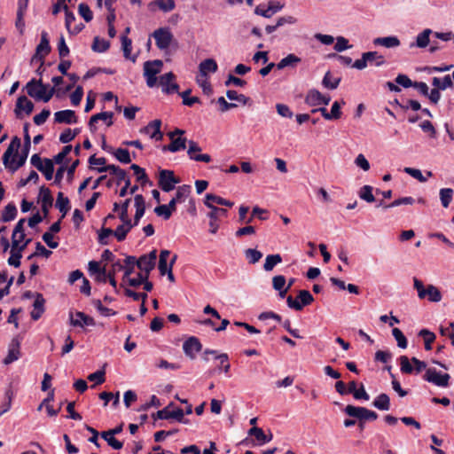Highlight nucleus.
Masks as SVG:
<instances>
[{
	"label": "nucleus",
	"mask_w": 454,
	"mask_h": 454,
	"mask_svg": "<svg viewBox=\"0 0 454 454\" xmlns=\"http://www.w3.org/2000/svg\"><path fill=\"white\" fill-rule=\"evenodd\" d=\"M20 344L19 342H12V345L9 348L8 354L6 357L4 359V364H10L15 361H17L20 358Z\"/></svg>",
	"instance_id": "nucleus-33"
},
{
	"label": "nucleus",
	"mask_w": 454,
	"mask_h": 454,
	"mask_svg": "<svg viewBox=\"0 0 454 454\" xmlns=\"http://www.w3.org/2000/svg\"><path fill=\"white\" fill-rule=\"evenodd\" d=\"M340 81V77L333 78L331 73L328 71L323 77L322 85L326 89L335 90L338 88Z\"/></svg>",
	"instance_id": "nucleus-40"
},
{
	"label": "nucleus",
	"mask_w": 454,
	"mask_h": 454,
	"mask_svg": "<svg viewBox=\"0 0 454 454\" xmlns=\"http://www.w3.org/2000/svg\"><path fill=\"white\" fill-rule=\"evenodd\" d=\"M34 109V104L27 99L26 96H20L18 98L16 102L15 113L20 115V112L23 111L27 114H30Z\"/></svg>",
	"instance_id": "nucleus-28"
},
{
	"label": "nucleus",
	"mask_w": 454,
	"mask_h": 454,
	"mask_svg": "<svg viewBox=\"0 0 454 454\" xmlns=\"http://www.w3.org/2000/svg\"><path fill=\"white\" fill-rule=\"evenodd\" d=\"M157 251L155 249L151 251L148 255H144V273L149 275L150 271L155 267Z\"/></svg>",
	"instance_id": "nucleus-35"
},
{
	"label": "nucleus",
	"mask_w": 454,
	"mask_h": 454,
	"mask_svg": "<svg viewBox=\"0 0 454 454\" xmlns=\"http://www.w3.org/2000/svg\"><path fill=\"white\" fill-rule=\"evenodd\" d=\"M42 172L47 180H51L54 173V166L53 162L50 159H44L43 166L39 169Z\"/></svg>",
	"instance_id": "nucleus-48"
},
{
	"label": "nucleus",
	"mask_w": 454,
	"mask_h": 454,
	"mask_svg": "<svg viewBox=\"0 0 454 454\" xmlns=\"http://www.w3.org/2000/svg\"><path fill=\"white\" fill-rule=\"evenodd\" d=\"M188 151L187 154L189 158L195 161H201V162H210L211 161V156L207 153H200L201 151L200 146L193 140L188 141Z\"/></svg>",
	"instance_id": "nucleus-15"
},
{
	"label": "nucleus",
	"mask_w": 454,
	"mask_h": 454,
	"mask_svg": "<svg viewBox=\"0 0 454 454\" xmlns=\"http://www.w3.org/2000/svg\"><path fill=\"white\" fill-rule=\"evenodd\" d=\"M56 207L62 213L61 218L65 217V215L70 208L69 200L68 198L64 197V194L62 192H59L58 194Z\"/></svg>",
	"instance_id": "nucleus-41"
},
{
	"label": "nucleus",
	"mask_w": 454,
	"mask_h": 454,
	"mask_svg": "<svg viewBox=\"0 0 454 454\" xmlns=\"http://www.w3.org/2000/svg\"><path fill=\"white\" fill-rule=\"evenodd\" d=\"M99 398L105 401L104 405L106 406L109 401H113V406L117 407L120 403V393L113 394L111 392H102Z\"/></svg>",
	"instance_id": "nucleus-46"
},
{
	"label": "nucleus",
	"mask_w": 454,
	"mask_h": 454,
	"mask_svg": "<svg viewBox=\"0 0 454 454\" xmlns=\"http://www.w3.org/2000/svg\"><path fill=\"white\" fill-rule=\"evenodd\" d=\"M432 85L440 90H444L453 86V82L450 74L445 75L443 78L434 77L432 79Z\"/></svg>",
	"instance_id": "nucleus-34"
},
{
	"label": "nucleus",
	"mask_w": 454,
	"mask_h": 454,
	"mask_svg": "<svg viewBox=\"0 0 454 454\" xmlns=\"http://www.w3.org/2000/svg\"><path fill=\"white\" fill-rule=\"evenodd\" d=\"M26 90L27 94L35 98V100H42L48 102L56 93L57 90L55 87L49 88L48 84H43L42 80H30L27 85Z\"/></svg>",
	"instance_id": "nucleus-3"
},
{
	"label": "nucleus",
	"mask_w": 454,
	"mask_h": 454,
	"mask_svg": "<svg viewBox=\"0 0 454 454\" xmlns=\"http://www.w3.org/2000/svg\"><path fill=\"white\" fill-rule=\"evenodd\" d=\"M151 36L154 38L156 46L160 51L168 50L173 40V34L168 27H162L154 30Z\"/></svg>",
	"instance_id": "nucleus-8"
},
{
	"label": "nucleus",
	"mask_w": 454,
	"mask_h": 454,
	"mask_svg": "<svg viewBox=\"0 0 454 454\" xmlns=\"http://www.w3.org/2000/svg\"><path fill=\"white\" fill-rule=\"evenodd\" d=\"M245 255L249 263L254 264L262 257V253L255 248H247Z\"/></svg>",
	"instance_id": "nucleus-53"
},
{
	"label": "nucleus",
	"mask_w": 454,
	"mask_h": 454,
	"mask_svg": "<svg viewBox=\"0 0 454 454\" xmlns=\"http://www.w3.org/2000/svg\"><path fill=\"white\" fill-rule=\"evenodd\" d=\"M17 215V207L13 203H9L2 213V221L4 223L13 220Z\"/></svg>",
	"instance_id": "nucleus-45"
},
{
	"label": "nucleus",
	"mask_w": 454,
	"mask_h": 454,
	"mask_svg": "<svg viewBox=\"0 0 454 454\" xmlns=\"http://www.w3.org/2000/svg\"><path fill=\"white\" fill-rule=\"evenodd\" d=\"M77 134L78 131H73L71 129H67L60 134L59 141L63 144H67L72 141Z\"/></svg>",
	"instance_id": "nucleus-63"
},
{
	"label": "nucleus",
	"mask_w": 454,
	"mask_h": 454,
	"mask_svg": "<svg viewBox=\"0 0 454 454\" xmlns=\"http://www.w3.org/2000/svg\"><path fill=\"white\" fill-rule=\"evenodd\" d=\"M157 5L162 12H168L175 8L174 0H155L148 4L151 10H153V6Z\"/></svg>",
	"instance_id": "nucleus-37"
},
{
	"label": "nucleus",
	"mask_w": 454,
	"mask_h": 454,
	"mask_svg": "<svg viewBox=\"0 0 454 454\" xmlns=\"http://www.w3.org/2000/svg\"><path fill=\"white\" fill-rule=\"evenodd\" d=\"M372 55L370 54V53H363L362 54V58L360 59H356L353 64H352V67L356 68V69H358V70H363L366 67H367V63H368V60L370 59V58H372Z\"/></svg>",
	"instance_id": "nucleus-58"
},
{
	"label": "nucleus",
	"mask_w": 454,
	"mask_h": 454,
	"mask_svg": "<svg viewBox=\"0 0 454 454\" xmlns=\"http://www.w3.org/2000/svg\"><path fill=\"white\" fill-rule=\"evenodd\" d=\"M330 101L331 97L329 95H324L316 89L309 90L305 97V103L309 106H327Z\"/></svg>",
	"instance_id": "nucleus-13"
},
{
	"label": "nucleus",
	"mask_w": 454,
	"mask_h": 454,
	"mask_svg": "<svg viewBox=\"0 0 454 454\" xmlns=\"http://www.w3.org/2000/svg\"><path fill=\"white\" fill-rule=\"evenodd\" d=\"M98 171L100 173L108 171L110 175L116 178L118 184H120L121 181H124L126 179V172L115 165L100 167L98 168Z\"/></svg>",
	"instance_id": "nucleus-27"
},
{
	"label": "nucleus",
	"mask_w": 454,
	"mask_h": 454,
	"mask_svg": "<svg viewBox=\"0 0 454 454\" xmlns=\"http://www.w3.org/2000/svg\"><path fill=\"white\" fill-rule=\"evenodd\" d=\"M142 270V257L136 259L133 256H127L123 262L116 261L113 262L112 270L109 271L112 275L123 271V281L129 283L131 286H137L142 284V273L138 272L136 278L130 275L134 272L135 268Z\"/></svg>",
	"instance_id": "nucleus-1"
},
{
	"label": "nucleus",
	"mask_w": 454,
	"mask_h": 454,
	"mask_svg": "<svg viewBox=\"0 0 454 454\" xmlns=\"http://www.w3.org/2000/svg\"><path fill=\"white\" fill-rule=\"evenodd\" d=\"M372 405L380 411H388L390 409V398L387 394L381 393L375 397Z\"/></svg>",
	"instance_id": "nucleus-31"
},
{
	"label": "nucleus",
	"mask_w": 454,
	"mask_h": 454,
	"mask_svg": "<svg viewBox=\"0 0 454 454\" xmlns=\"http://www.w3.org/2000/svg\"><path fill=\"white\" fill-rule=\"evenodd\" d=\"M192 90L191 89H188L181 93H179V95L182 97L183 98V104L184 106H193L195 103H198L200 101L199 98L197 97H192L190 98L189 95L191 94Z\"/></svg>",
	"instance_id": "nucleus-57"
},
{
	"label": "nucleus",
	"mask_w": 454,
	"mask_h": 454,
	"mask_svg": "<svg viewBox=\"0 0 454 454\" xmlns=\"http://www.w3.org/2000/svg\"><path fill=\"white\" fill-rule=\"evenodd\" d=\"M20 145V139L17 137H15L12 142L10 143L8 148L4 153L3 155V163L4 167L9 169L11 172H15L19 168H20L24 163L26 162V160L27 158V153H25L24 157H20L18 160V162H15V157L14 154L15 152L18 151L19 147Z\"/></svg>",
	"instance_id": "nucleus-4"
},
{
	"label": "nucleus",
	"mask_w": 454,
	"mask_h": 454,
	"mask_svg": "<svg viewBox=\"0 0 454 454\" xmlns=\"http://www.w3.org/2000/svg\"><path fill=\"white\" fill-rule=\"evenodd\" d=\"M248 434L251 436H254L258 441L259 445H263L267 442H270L272 440V434L270 433L269 435L265 434L263 430L257 427H253L248 430Z\"/></svg>",
	"instance_id": "nucleus-29"
},
{
	"label": "nucleus",
	"mask_w": 454,
	"mask_h": 454,
	"mask_svg": "<svg viewBox=\"0 0 454 454\" xmlns=\"http://www.w3.org/2000/svg\"><path fill=\"white\" fill-rule=\"evenodd\" d=\"M179 182L172 170L161 169L159 173V186L165 192L173 191Z\"/></svg>",
	"instance_id": "nucleus-10"
},
{
	"label": "nucleus",
	"mask_w": 454,
	"mask_h": 454,
	"mask_svg": "<svg viewBox=\"0 0 454 454\" xmlns=\"http://www.w3.org/2000/svg\"><path fill=\"white\" fill-rule=\"evenodd\" d=\"M301 61V58L296 56L294 53L288 54L286 57L283 58L277 65V68L278 70L284 69L286 67H295L297 64Z\"/></svg>",
	"instance_id": "nucleus-30"
},
{
	"label": "nucleus",
	"mask_w": 454,
	"mask_h": 454,
	"mask_svg": "<svg viewBox=\"0 0 454 454\" xmlns=\"http://www.w3.org/2000/svg\"><path fill=\"white\" fill-rule=\"evenodd\" d=\"M39 199L42 203V210L46 216L49 213V208L52 206L53 198L51 191L45 186H42L39 191Z\"/></svg>",
	"instance_id": "nucleus-21"
},
{
	"label": "nucleus",
	"mask_w": 454,
	"mask_h": 454,
	"mask_svg": "<svg viewBox=\"0 0 454 454\" xmlns=\"http://www.w3.org/2000/svg\"><path fill=\"white\" fill-rule=\"evenodd\" d=\"M202 348V345L197 337L191 336L183 344V349L184 354L191 359H194L196 353L200 352Z\"/></svg>",
	"instance_id": "nucleus-16"
},
{
	"label": "nucleus",
	"mask_w": 454,
	"mask_h": 454,
	"mask_svg": "<svg viewBox=\"0 0 454 454\" xmlns=\"http://www.w3.org/2000/svg\"><path fill=\"white\" fill-rule=\"evenodd\" d=\"M400 361V371L405 374H411L414 372V368L411 365V361L406 356H401Z\"/></svg>",
	"instance_id": "nucleus-52"
},
{
	"label": "nucleus",
	"mask_w": 454,
	"mask_h": 454,
	"mask_svg": "<svg viewBox=\"0 0 454 454\" xmlns=\"http://www.w3.org/2000/svg\"><path fill=\"white\" fill-rule=\"evenodd\" d=\"M343 411L348 416L356 418L358 420H375L378 419V414L375 411L365 407L348 404L344 408Z\"/></svg>",
	"instance_id": "nucleus-7"
},
{
	"label": "nucleus",
	"mask_w": 454,
	"mask_h": 454,
	"mask_svg": "<svg viewBox=\"0 0 454 454\" xmlns=\"http://www.w3.org/2000/svg\"><path fill=\"white\" fill-rule=\"evenodd\" d=\"M403 171L421 183H424L427 180V178L424 176L422 172L418 168L406 167L404 168Z\"/></svg>",
	"instance_id": "nucleus-59"
},
{
	"label": "nucleus",
	"mask_w": 454,
	"mask_h": 454,
	"mask_svg": "<svg viewBox=\"0 0 454 454\" xmlns=\"http://www.w3.org/2000/svg\"><path fill=\"white\" fill-rule=\"evenodd\" d=\"M186 144H188V140L184 137H177L176 139H172V141L168 145H163L160 146V150L162 153L170 152V153H177L186 148Z\"/></svg>",
	"instance_id": "nucleus-19"
},
{
	"label": "nucleus",
	"mask_w": 454,
	"mask_h": 454,
	"mask_svg": "<svg viewBox=\"0 0 454 454\" xmlns=\"http://www.w3.org/2000/svg\"><path fill=\"white\" fill-rule=\"evenodd\" d=\"M298 300L301 309L303 307L309 305L313 302L314 297L308 290H300L298 294Z\"/></svg>",
	"instance_id": "nucleus-49"
},
{
	"label": "nucleus",
	"mask_w": 454,
	"mask_h": 454,
	"mask_svg": "<svg viewBox=\"0 0 454 454\" xmlns=\"http://www.w3.org/2000/svg\"><path fill=\"white\" fill-rule=\"evenodd\" d=\"M161 121L160 119H155L149 121L145 126H144V135H146L150 139L160 142L163 139L164 134L161 131Z\"/></svg>",
	"instance_id": "nucleus-12"
},
{
	"label": "nucleus",
	"mask_w": 454,
	"mask_h": 454,
	"mask_svg": "<svg viewBox=\"0 0 454 454\" xmlns=\"http://www.w3.org/2000/svg\"><path fill=\"white\" fill-rule=\"evenodd\" d=\"M175 79L176 75L173 72H168L160 76L159 84L164 94L178 93L179 85L173 82Z\"/></svg>",
	"instance_id": "nucleus-11"
},
{
	"label": "nucleus",
	"mask_w": 454,
	"mask_h": 454,
	"mask_svg": "<svg viewBox=\"0 0 454 454\" xmlns=\"http://www.w3.org/2000/svg\"><path fill=\"white\" fill-rule=\"evenodd\" d=\"M169 254L170 252L168 250L160 251L158 269L161 276H165L166 272H168L171 269V265H169L168 262V258Z\"/></svg>",
	"instance_id": "nucleus-32"
},
{
	"label": "nucleus",
	"mask_w": 454,
	"mask_h": 454,
	"mask_svg": "<svg viewBox=\"0 0 454 454\" xmlns=\"http://www.w3.org/2000/svg\"><path fill=\"white\" fill-rule=\"evenodd\" d=\"M121 45H122V51L124 57L128 59L135 61L136 57H131L130 51H131V40L129 39L127 36L121 37Z\"/></svg>",
	"instance_id": "nucleus-55"
},
{
	"label": "nucleus",
	"mask_w": 454,
	"mask_h": 454,
	"mask_svg": "<svg viewBox=\"0 0 454 454\" xmlns=\"http://www.w3.org/2000/svg\"><path fill=\"white\" fill-rule=\"evenodd\" d=\"M432 33L433 31L430 28L424 29L417 35L415 42L411 43L410 48H426L430 43L429 36Z\"/></svg>",
	"instance_id": "nucleus-26"
},
{
	"label": "nucleus",
	"mask_w": 454,
	"mask_h": 454,
	"mask_svg": "<svg viewBox=\"0 0 454 454\" xmlns=\"http://www.w3.org/2000/svg\"><path fill=\"white\" fill-rule=\"evenodd\" d=\"M276 109H277L278 114L282 117L291 119L294 116L293 111L290 109V107L287 105L277 104Z\"/></svg>",
	"instance_id": "nucleus-61"
},
{
	"label": "nucleus",
	"mask_w": 454,
	"mask_h": 454,
	"mask_svg": "<svg viewBox=\"0 0 454 454\" xmlns=\"http://www.w3.org/2000/svg\"><path fill=\"white\" fill-rule=\"evenodd\" d=\"M110 46L108 41L105 39H100L99 37H95L92 44V50L97 52H104Z\"/></svg>",
	"instance_id": "nucleus-54"
},
{
	"label": "nucleus",
	"mask_w": 454,
	"mask_h": 454,
	"mask_svg": "<svg viewBox=\"0 0 454 454\" xmlns=\"http://www.w3.org/2000/svg\"><path fill=\"white\" fill-rule=\"evenodd\" d=\"M282 262V257L279 254H268L263 264L265 271H271L276 265Z\"/></svg>",
	"instance_id": "nucleus-39"
},
{
	"label": "nucleus",
	"mask_w": 454,
	"mask_h": 454,
	"mask_svg": "<svg viewBox=\"0 0 454 454\" xmlns=\"http://www.w3.org/2000/svg\"><path fill=\"white\" fill-rule=\"evenodd\" d=\"M70 324L77 327L94 326L95 321L83 312L77 311L75 314L70 313Z\"/></svg>",
	"instance_id": "nucleus-18"
},
{
	"label": "nucleus",
	"mask_w": 454,
	"mask_h": 454,
	"mask_svg": "<svg viewBox=\"0 0 454 454\" xmlns=\"http://www.w3.org/2000/svg\"><path fill=\"white\" fill-rule=\"evenodd\" d=\"M31 239H27L21 245V247L17 248L14 247H11L10 257L8 258V263L11 266L18 268L20 265V258L22 257V251L27 247V246L30 243Z\"/></svg>",
	"instance_id": "nucleus-20"
},
{
	"label": "nucleus",
	"mask_w": 454,
	"mask_h": 454,
	"mask_svg": "<svg viewBox=\"0 0 454 454\" xmlns=\"http://www.w3.org/2000/svg\"><path fill=\"white\" fill-rule=\"evenodd\" d=\"M51 51L50 43L48 40V35L46 32H43L41 35L40 43L36 46L35 53L31 59V63L35 61H40V65L43 64V59Z\"/></svg>",
	"instance_id": "nucleus-14"
},
{
	"label": "nucleus",
	"mask_w": 454,
	"mask_h": 454,
	"mask_svg": "<svg viewBox=\"0 0 454 454\" xmlns=\"http://www.w3.org/2000/svg\"><path fill=\"white\" fill-rule=\"evenodd\" d=\"M351 47H352V45H350L348 43V39H346L343 36H338L336 38V43H335V45L333 48L337 52H341V51L350 49Z\"/></svg>",
	"instance_id": "nucleus-56"
},
{
	"label": "nucleus",
	"mask_w": 454,
	"mask_h": 454,
	"mask_svg": "<svg viewBox=\"0 0 454 454\" xmlns=\"http://www.w3.org/2000/svg\"><path fill=\"white\" fill-rule=\"evenodd\" d=\"M419 336L422 337L425 341V349L429 351L432 349V343L435 340V334L428 329H421L419 333Z\"/></svg>",
	"instance_id": "nucleus-43"
},
{
	"label": "nucleus",
	"mask_w": 454,
	"mask_h": 454,
	"mask_svg": "<svg viewBox=\"0 0 454 454\" xmlns=\"http://www.w3.org/2000/svg\"><path fill=\"white\" fill-rule=\"evenodd\" d=\"M54 120L59 123L74 124L77 122V117L73 110H62L54 114Z\"/></svg>",
	"instance_id": "nucleus-22"
},
{
	"label": "nucleus",
	"mask_w": 454,
	"mask_h": 454,
	"mask_svg": "<svg viewBox=\"0 0 454 454\" xmlns=\"http://www.w3.org/2000/svg\"><path fill=\"white\" fill-rule=\"evenodd\" d=\"M191 193V186L188 184H183L177 187L174 197L169 200L168 207H172L175 211L176 205L185 201Z\"/></svg>",
	"instance_id": "nucleus-17"
},
{
	"label": "nucleus",
	"mask_w": 454,
	"mask_h": 454,
	"mask_svg": "<svg viewBox=\"0 0 454 454\" xmlns=\"http://www.w3.org/2000/svg\"><path fill=\"white\" fill-rule=\"evenodd\" d=\"M175 210L172 207H168V203L159 204L157 207H154L153 210L155 215L159 217H161L163 220H168L171 217L172 213Z\"/></svg>",
	"instance_id": "nucleus-38"
},
{
	"label": "nucleus",
	"mask_w": 454,
	"mask_h": 454,
	"mask_svg": "<svg viewBox=\"0 0 454 454\" xmlns=\"http://www.w3.org/2000/svg\"><path fill=\"white\" fill-rule=\"evenodd\" d=\"M374 45L383 46L387 49L398 47L401 44L399 38L396 35H389L384 37H377L373 40Z\"/></svg>",
	"instance_id": "nucleus-24"
},
{
	"label": "nucleus",
	"mask_w": 454,
	"mask_h": 454,
	"mask_svg": "<svg viewBox=\"0 0 454 454\" xmlns=\"http://www.w3.org/2000/svg\"><path fill=\"white\" fill-rule=\"evenodd\" d=\"M218 66L214 59H206L199 65L200 76L207 78L208 73H215Z\"/></svg>",
	"instance_id": "nucleus-23"
},
{
	"label": "nucleus",
	"mask_w": 454,
	"mask_h": 454,
	"mask_svg": "<svg viewBox=\"0 0 454 454\" xmlns=\"http://www.w3.org/2000/svg\"><path fill=\"white\" fill-rule=\"evenodd\" d=\"M223 200V198L213 193H207L205 196L204 204L206 207L211 209L210 212L207 213V216L210 219L209 231L212 234H215L219 229V224L215 223V219L226 217L228 215L227 209L215 206V204L222 206Z\"/></svg>",
	"instance_id": "nucleus-2"
},
{
	"label": "nucleus",
	"mask_w": 454,
	"mask_h": 454,
	"mask_svg": "<svg viewBox=\"0 0 454 454\" xmlns=\"http://www.w3.org/2000/svg\"><path fill=\"white\" fill-rule=\"evenodd\" d=\"M103 149L109 153H113L115 158L122 163L127 164L131 161L129 152L127 149L119 148L116 151L113 152L112 148L107 149L105 145H103Z\"/></svg>",
	"instance_id": "nucleus-36"
},
{
	"label": "nucleus",
	"mask_w": 454,
	"mask_h": 454,
	"mask_svg": "<svg viewBox=\"0 0 454 454\" xmlns=\"http://www.w3.org/2000/svg\"><path fill=\"white\" fill-rule=\"evenodd\" d=\"M392 334L400 348H406L408 341L403 332L399 328H393Z\"/></svg>",
	"instance_id": "nucleus-50"
},
{
	"label": "nucleus",
	"mask_w": 454,
	"mask_h": 454,
	"mask_svg": "<svg viewBox=\"0 0 454 454\" xmlns=\"http://www.w3.org/2000/svg\"><path fill=\"white\" fill-rule=\"evenodd\" d=\"M427 296L431 302H439L442 297L440 290L433 285L427 286Z\"/></svg>",
	"instance_id": "nucleus-47"
},
{
	"label": "nucleus",
	"mask_w": 454,
	"mask_h": 454,
	"mask_svg": "<svg viewBox=\"0 0 454 454\" xmlns=\"http://www.w3.org/2000/svg\"><path fill=\"white\" fill-rule=\"evenodd\" d=\"M454 191L451 188H442L439 192L442 206L447 208L453 198Z\"/></svg>",
	"instance_id": "nucleus-42"
},
{
	"label": "nucleus",
	"mask_w": 454,
	"mask_h": 454,
	"mask_svg": "<svg viewBox=\"0 0 454 454\" xmlns=\"http://www.w3.org/2000/svg\"><path fill=\"white\" fill-rule=\"evenodd\" d=\"M423 379L440 387H447L450 386V376L448 373H442L434 368H428L423 376Z\"/></svg>",
	"instance_id": "nucleus-9"
},
{
	"label": "nucleus",
	"mask_w": 454,
	"mask_h": 454,
	"mask_svg": "<svg viewBox=\"0 0 454 454\" xmlns=\"http://www.w3.org/2000/svg\"><path fill=\"white\" fill-rule=\"evenodd\" d=\"M163 61L160 59L149 60L144 62V77L149 88L157 86V74L161 72Z\"/></svg>",
	"instance_id": "nucleus-5"
},
{
	"label": "nucleus",
	"mask_w": 454,
	"mask_h": 454,
	"mask_svg": "<svg viewBox=\"0 0 454 454\" xmlns=\"http://www.w3.org/2000/svg\"><path fill=\"white\" fill-rule=\"evenodd\" d=\"M395 82L396 84L405 89L411 87L413 84V82L404 74H399L395 77Z\"/></svg>",
	"instance_id": "nucleus-62"
},
{
	"label": "nucleus",
	"mask_w": 454,
	"mask_h": 454,
	"mask_svg": "<svg viewBox=\"0 0 454 454\" xmlns=\"http://www.w3.org/2000/svg\"><path fill=\"white\" fill-rule=\"evenodd\" d=\"M101 437L114 450H121L123 446L122 442L114 438V435L106 432L101 433Z\"/></svg>",
	"instance_id": "nucleus-51"
},
{
	"label": "nucleus",
	"mask_w": 454,
	"mask_h": 454,
	"mask_svg": "<svg viewBox=\"0 0 454 454\" xmlns=\"http://www.w3.org/2000/svg\"><path fill=\"white\" fill-rule=\"evenodd\" d=\"M131 203V200H126L120 209L119 216L121 220L125 223V225H120L117 227L115 231H114V235L117 238L118 240H122L125 239L127 232L131 227L130 220L129 219L128 208L129 204Z\"/></svg>",
	"instance_id": "nucleus-6"
},
{
	"label": "nucleus",
	"mask_w": 454,
	"mask_h": 454,
	"mask_svg": "<svg viewBox=\"0 0 454 454\" xmlns=\"http://www.w3.org/2000/svg\"><path fill=\"white\" fill-rule=\"evenodd\" d=\"M83 97V90L82 86H78L70 95V100L73 106H78Z\"/></svg>",
	"instance_id": "nucleus-64"
},
{
	"label": "nucleus",
	"mask_w": 454,
	"mask_h": 454,
	"mask_svg": "<svg viewBox=\"0 0 454 454\" xmlns=\"http://www.w3.org/2000/svg\"><path fill=\"white\" fill-rule=\"evenodd\" d=\"M373 188L371 185L365 184L360 188L358 196L361 200L372 203L375 201V197L372 194Z\"/></svg>",
	"instance_id": "nucleus-44"
},
{
	"label": "nucleus",
	"mask_w": 454,
	"mask_h": 454,
	"mask_svg": "<svg viewBox=\"0 0 454 454\" xmlns=\"http://www.w3.org/2000/svg\"><path fill=\"white\" fill-rule=\"evenodd\" d=\"M78 12L86 22L90 21L93 18L92 12L86 4H80L78 6Z\"/></svg>",
	"instance_id": "nucleus-60"
},
{
	"label": "nucleus",
	"mask_w": 454,
	"mask_h": 454,
	"mask_svg": "<svg viewBox=\"0 0 454 454\" xmlns=\"http://www.w3.org/2000/svg\"><path fill=\"white\" fill-rule=\"evenodd\" d=\"M45 300L41 294H35V298L33 303V310L31 311V317L34 320H38L44 312Z\"/></svg>",
	"instance_id": "nucleus-25"
}]
</instances>
